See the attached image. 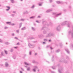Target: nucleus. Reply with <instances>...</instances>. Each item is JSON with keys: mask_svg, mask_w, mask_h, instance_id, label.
Wrapping results in <instances>:
<instances>
[{"mask_svg": "<svg viewBox=\"0 0 73 73\" xmlns=\"http://www.w3.org/2000/svg\"><path fill=\"white\" fill-rule=\"evenodd\" d=\"M52 36H53V34L52 33L50 32L48 33L46 37H49Z\"/></svg>", "mask_w": 73, "mask_h": 73, "instance_id": "nucleus-1", "label": "nucleus"}, {"mask_svg": "<svg viewBox=\"0 0 73 73\" xmlns=\"http://www.w3.org/2000/svg\"><path fill=\"white\" fill-rule=\"evenodd\" d=\"M53 15H55V16L56 17H58L59 16H60V15H61V13H59L58 14H56L54 13H52Z\"/></svg>", "mask_w": 73, "mask_h": 73, "instance_id": "nucleus-2", "label": "nucleus"}, {"mask_svg": "<svg viewBox=\"0 0 73 73\" xmlns=\"http://www.w3.org/2000/svg\"><path fill=\"white\" fill-rule=\"evenodd\" d=\"M69 23L67 21L64 22L63 23H62L61 24L62 25H65V24H67Z\"/></svg>", "mask_w": 73, "mask_h": 73, "instance_id": "nucleus-3", "label": "nucleus"}, {"mask_svg": "<svg viewBox=\"0 0 73 73\" xmlns=\"http://www.w3.org/2000/svg\"><path fill=\"white\" fill-rule=\"evenodd\" d=\"M56 30L58 31H60V30H61V27H60V26H58L56 28Z\"/></svg>", "mask_w": 73, "mask_h": 73, "instance_id": "nucleus-4", "label": "nucleus"}, {"mask_svg": "<svg viewBox=\"0 0 73 73\" xmlns=\"http://www.w3.org/2000/svg\"><path fill=\"white\" fill-rule=\"evenodd\" d=\"M62 70H63V68L62 67L60 68V69L58 70V72L60 73H62Z\"/></svg>", "mask_w": 73, "mask_h": 73, "instance_id": "nucleus-5", "label": "nucleus"}, {"mask_svg": "<svg viewBox=\"0 0 73 73\" xmlns=\"http://www.w3.org/2000/svg\"><path fill=\"white\" fill-rule=\"evenodd\" d=\"M29 46L30 48H33V45H32L30 43L29 44Z\"/></svg>", "mask_w": 73, "mask_h": 73, "instance_id": "nucleus-6", "label": "nucleus"}, {"mask_svg": "<svg viewBox=\"0 0 73 73\" xmlns=\"http://www.w3.org/2000/svg\"><path fill=\"white\" fill-rule=\"evenodd\" d=\"M25 64L26 65H29V66L31 65V64L30 63H28L26 62H25Z\"/></svg>", "mask_w": 73, "mask_h": 73, "instance_id": "nucleus-7", "label": "nucleus"}, {"mask_svg": "<svg viewBox=\"0 0 73 73\" xmlns=\"http://www.w3.org/2000/svg\"><path fill=\"white\" fill-rule=\"evenodd\" d=\"M65 50H66V52L67 53H68V54H69L70 53V52L69 51V50L68 49H65Z\"/></svg>", "mask_w": 73, "mask_h": 73, "instance_id": "nucleus-8", "label": "nucleus"}, {"mask_svg": "<svg viewBox=\"0 0 73 73\" xmlns=\"http://www.w3.org/2000/svg\"><path fill=\"white\" fill-rule=\"evenodd\" d=\"M51 11H52V9H49L47 10V11H46V12L47 13H48V12H51Z\"/></svg>", "mask_w": 73, "mask_h": 73, "instance_id": "nucleus-9", "label": "nucleus"}, {"mask_svg": "<svg viewBox=\"0 0 73 73\" xmlns=\"http://www.w3.org/2000/svg\"><path fill=\"white\" fill-rule=\"evenodd\" d=\"M56 3H57V4H62L63 3L62 2H60V1H56Z\"/></svg>", "mask_w": 73, "mask_h": 73, "instance_id": "nucleus-10", "label": "nucleus"}, {"mask_svg": "<svg viewBox=\"0 0 73 73\" xmlns=\"http://www.w3.org/2000/svg\"><path fill=\"white\" fill-rule=\"evenodd\" d=\"M6 8H8V9H6V10L7 11H9V9H10V7L8 6H7L6 7Z\"/></svg>", "mask_w": 73, "mask_h": 73, "instance_id": "nucleus-11", "label": "nucleus"}, {"mask_svg": "<svg viewBox=\"0 0 73 73\" xmlns=\"http://www.w3.org/2000/svg\"><path fill=\"white\" fill-rule=\"evenodd\" d=\"M5 44H6V45H8V44H10V43L6 42H5Z\"/></svg>", "mask_w": 73, "mask_h": 73, "instance_id": "nucleus-12", "label": "nucleus"}, {"mask_svg": "<svg viewBox=\"0 0 73 73\" xmlns=\"http://www.w3.org/2000/svg\"><path fill=\"white\" fill-rule=\"evenodd\" d=\"M6 23L7 24H9V25H11V23L10 22H6Z\"/></svg>", "mask_w": 73, "mask_h": 73, "instance_id": "nucleus-13", "label": "nucleus"}, {"mask_svg": "<svg viewBox=\"0 0 73 73\" xmlns=\"http://www.w3.org/2000/svg\"><path fill=\"white\" fill-rule=\"evenodd\" d=\"M47 32V31H46V30H44V31L43 32V34H46Z\"/></svg>", "mask_w": 73, "mask_h": 73, "instance_id": "nucleus-14", "label": "nucleus"}, {"mask_svg": "<svg viewBox=\"0 0 73 73\" xmlns=\"http://www.w3.org/2000/svg\"><path fill=\"white\" fill-rule=\"evenodd\" d=\"M31 70V68L30 67H29L27 68V70L29 71V70Z\"/></svg>", "mask_w": 73, "mask_h": 73, "instance_id": "nucleus-15", "label": "nucleus"}, {"mask_svg": "<svg viewBox=\"0 0 73 73\" xmlns=\"http://www.w3.org/2000/svg\"><path fill=\"white\" fill-rule=\"evenodd\" d=\"M21 29V30H22V31H23V30H25V29H26V28L24 27L23 28H22Z\"/></svg>", "mask_w": 73, "mask_h": 73, "instance_id": "nucleus-16", "label": "nucleus"}, {"mask_svg": "<svg viewBox=\"0 0 73 73\" xmlns=\"http://www.w3.org/2000/svg\"><path fill=\"white\" fill-rule=\"evenodd\" d=\"M5 65L6 67H7V66H8V63L7 62H6L5 64Z\"/></svg>", "mask_w": 73, "mask_h": 73, "instance_id": "nucleus-17", "label": "nucleus"}, {"mask_svg": "<svg viewBox=\"0 0 73 73\" xmlns=\"http://www.w3.org/2000/svg\"><path fill=\"white\" fill-rule=\"evenodd\" d=\"M10 1L11 3H15V1L14 0H11Z\"/></svg>", "mask_w": 73, "mask_h": 73, "instance_id": "nucleus-18", "label": "nucleus"}, {"mask_svg": "<svg viewBox=\"0 0 73 73\" xmlns=\"http://www.w3.org/2000/svg\"><path fill=\"white\" fill-rule=\"evenodd\" d=\"M33 31H35V29L34 28V27H31Z\"/></svg>", "mask_w": 73, "mask_h": 73, "instance_id": "nucleus-19", "label": "nucleus"}, {"mask_svg": "<svg viewBox=\"0 0 73 73\" xmlns=\"http://www.w3.org/2000/svg\"><path fill=\"white\" fill-rule=\"evenodd\" d=\"M29 55H30V56H31L32 55V51H30L29 52Z\"/></svg>", "mask_w": 73, "mask_h": 73, "instance_id": "nucleus-20", "label": "nucleus"}, {"mask_svg": "<svg viewBox=\"0 0 73 73\" xmlns=\"http://www.w3.org/2000/svg\"><path fill=\"white\" fill-rule=\"evenodd\" d=\"M34 69H36L38 68V67L36 66H34Z\"/></svg>", "mask_w": 73, "mask_h": 73, "instance_id": "nucleus-21", "label": "nucleus"}, {"mask_svg": "<svg viewBox=\"0 0 73 73\" xmlns=\"http://www.w3.org/2000/svg\"><path fill=\"white\" fill-rule=\"evenodd\" d=\"M22 24H23L22 23H21L20 25H19V28H20L21 27V26H22Z\"/></svg>", "mask_w": 73, "mask_h": 73, "instance_id": "nucleus-22", "label": "nucleus"}, {"mask_svg": "<svg viewBox=\"0 0 73 73\" xmlns=\"http://www.w3.org/2000/svg\"><path fill=\"white\" fill-rule=\"evenodd\" d=\"M35 38L34 37H31L29 38V39L31 40H32V39H35Z\"/></svg>", "mask_w": 73, "mask_h": 73, "instance_id": "nucleus-23", "label": "nucleus"}, {"mask_svg": "<svg viewBox=\"0 0 73 73\" xmlns=\"http://www.w3.org/2000/svg\"><path fill=\"white\" fill-rule=\"evenodd\" d=\"M13 48H11L10 50V52H13Z\"/></svg>", "mask_w": 73, "mask_h": 73, "instance_id": "nucleus-24", "label": "nucleus"}, {"mask_svg": "<svg viewBox=\"0 0 73 73\" xmlns=\"http://www.w3.org/2000/svg\"><path fill=\"white\" fill-rule=\"evenodd\" d=\"M44 41L46 42L47 41H48V40L46 39H44Z\"/></svg>", "mask_w": 73, "mask_h": 73, "instance_id": "nucleus-25", "label": "nucleus"}, {"mask_svg": "<svg viewBox=\"0 0 73 73\" xmlns=\"http://www.w3.org/2000/svg\"><path fill=\"white\" fill-rule=\"evenodd\" d=\"M33 71L34 72H36V69L35 68H34L33 69Z\"/></svg>", "mask_w": 73, "mask_h": 73, "instance_id": "nucleus-26", "label": "nucleus"}, {"mask_svg": "<svg viewBox=\"0 0 73 73\" xmlns=\"http://www.w3.org/2000/svg\"><path fill=\"white\" fill-rule=\"evenodd\" d=\"M5 52L6 54H8V52L6 50H5Z\"/></svg>", "mask_w": 73, "mask_h": 73, "instance_id": "nucleus-27", "label": "nucleus"}, {"mask_svg": "<svg viewBox=\"0 0 73 73\" xmlns=\"http://www.w3.org/2000/svg\"><path fill=\"white\" fill-rule=\"evenodd\" d=\"M35 16H33L30 18V19H33V18H35Z\"/></svg>", "mask_w": 73, "mask_h": 73, "instance_id": "nucleus-28", "label": "nucleus"}, {"mask_svg": "<svg viewBox=\"0 0 73 73\" xmlns=\"http://www.w3.org/2000/svg\"><path fill=\"white\" fill-rule=\"evenodd\" d=\"M52 68L53 69H56V67L54 66L52 67Z\"/></svg>", "mask_w": 73, "mask_h": 73, "instance_id": "nucleus-29", "label": "nucleus"}, {"mask_svg": "<svg viewBox=\"0 0 73 73\" xmlns=\"http://www.w3.org/2000/svg\"><path fill=\"white\" fill-rule=\"evenodd\" d=\"M60 50H56V52H57V53H58V52H60Z\"/></svg>", "mask_w": 73, "mask_h": 73, "instance_id": "nucleus-30", "label": "nucleus"}, {"mask_svg": "<svg viewBox=\"0 0 73 73\" xmlns=\"http://www.w3.org/2000/svg\"><path fill=\"white\" fill-rule=\"evenodd\" d=\"M42 3H39V6H41L42 5Z\"/></svg>", "mask_w": 73, "mask_h": 73, "instance_id": "nucleus-31", "label": "nucleus"}, {"mask_svg": "<svg viewBox=\"0 0 73 73\" xmlns=\"http://www.w3.org/2000/svg\"><path fill=\"white\" fill-rule=\"evenodd\" d=\"M32 62L33 63H35V62H35V60H33Z\"/></svg>", "mask_w": 73, "mask_h": 73, "instance_id": "nucleus-32", "label": "nucleus"}, {"mask_svg": "<svg viewBox=\"0 0 73 73\" xmlns=\"http://www.w3.org/2000/svg\"><path fill=\"white\" fill-rule=\"evenodd\" d=\"M35 8V5H33L32 7H31V8Z\"/></svg>", "mask_w": 73, "mask_h": 73, "instance_id": "nucleus-33", "label": "nucleus"}, {"mask_svg": "<svg viewBox=\"0 0 73 73\" xmlns=\"http://www.w3.org/2000/svg\"><path fill=\"white\" fill-rule=\"evenodd\" d=\"M13 59H15L16 58V56H13Z\"/></svg>", "mask_w": 73, "mask_h": 73, "instance_id": "nucleus-34", "label": "nucleus"}, {"mask_svg": "<svg viewBox=\"0 0 73 73\" xmlns=\"http://www.w3.org/2000/svg\"><path fill=\"white\" fill-rule=\"evenodd\" d=\"M0 42H3V40L1 39H0Z\"/></svg>", "mask_w": 73, "mask_h": 73, "instance_id": "nucleus-35", "label": "nucleus"}, {"mask_svg": "<svg viewBox=\"0 0 73 73\" xmlns=\"http://www.w3.org/2000/svg\"><path fill=\"white\" fill-rule=\"evenodd\" d=\"M70 27V25L68 23V27Z\"/></svg>", "mask_w": 73, "mask_h": 73, "instance_id": "nucleus-36", "label": "nucleus"}, {"mask_svg": "<svg viewBox=\"0 0 73 73\" xmlns=\"http://www.w3.org/2000/svg\"><path fill=\"white\" fill-rule=\"evenodd\" d=\"M14 38H15V39H16V40H19V39H18L17 37H15Z\"/></svg>", "mask_w": 73, "mask_h": 73, "instance_id": "nucleus-37", "label": "nucleus"}, {"mask_svg": "<svg viewBox=\"0 0 73 73\" xmlns=\"http://www.w3.org/2000/svg\"><path fill=\"white\" fill-rule=\"evenodd\" d=\"M45 27H43L42 28V29H45Z\"/></svg>", "mask_w": 73, "mask_h": 73, "instance_id": "nucleus-38", "label": "nucleus"}, {"mask_svg": "<svg viewBox=\"0 0 73 73\" xmlns=\"http://www.w3.org/2000/svg\"><path fill=\"white\" fill-rule=\"evenodd\" d=\"M11 35L13 36H15V34L14 33H13V34H12Z\"/></svg>", "mask_w": 73, "mask_h": 73, "instance_id": "nucleus-39", "label": "nucleus"}, {"mask_svg": "<svg viewBox=\"0 0 73 73\" xmlns=\"http://www.w3.org/2000/svg\"><path fill=\"white\" fill-rule=\"evenodd\" d=\"M1 53L2 56H3V52H1Z\"/></svg>", "mask_w": 73, "mask_h": 73, "instance_id": "nucleus-40", "label": "nucleus"}, {"mask_svg": "<svg viewBox=\"0 0 73 73\" xmlns=\"http://www.w3.org/2000/svg\"><path fill=\"white\" fill-rule=\"evenodd\" d=\"M66 58H67V59H69V57H68L67 56H66Z\"/></svg>", "mask_w": 73, "mask_h": 73, "instance_id": "nucleus-41", "label": "nucleus"}, {"mask_svg": "<svg viewBox=\"0 0 73 73\" xmlns=\"http://www.w3.org/2000/svg\"><path fill=\"white\" fill-rule=\"evenodd\" d=\"M7 28H8V27H5V29H7Z\"/></svg>", "mask_w": 73, "mask_h": 73, "instance_id": "nucleus-42", "label": "nucleus"}, {"mask_svg": "<svg viewBox=\"0 0 73 73\" xmlns=\"http://www.w3.org/2000/svg\"><path fill=\"white\" fill-rule=\"evenodd\" d=\"M50 46H47L46 47V48H48Z\"/></svg>", "mask_w": 73, "mask_h": 73, "instance_id": "nucleus-43", "label": "nucleus"}, {"mask_svg": "<svg viewBox=\"0 0 73 73\" xmlns=\"http://www.w3.org/2000/svg\"><path fill=\"white\" fill-rule=\"evenodd\" d=\"M21 70H23V71H24V69H23L22 68H21Z\"/></svg>", "mask_w": 73, "mask_h": 73, "instance_id": "nucleus-44", "label": "nucleus"}, {"mask_svg": "<svg viewBox=\"0 0 73 73\" xmlns=\"http://www.w3.org/2000/svg\"><path fill=\"white\" fill-rule=\"evenodd\" d=\"M21 21H24V19H21Z\"/></svg>", "mask_w": 73, "mask_h": 73, "instance_id": "nucleus-45", "label": "nucleus"}, {"mask_svg": "<svg viewBox=\"0 0 73 73\" xmlns=\"http://www.w3.org/2000/svg\"><path fill=\"white\" fill-rule=\"evenodd\" d=\"M13 13H16V11H14L13 12Z\"/></svg>", "mask_w": 73, "mask_h": 73, "instance_id": "nucleus-46", "label": "nucleus"}, {"mask_svg": "<svg viewBox=\"0 0 73 73\" xmlns=\"http://www.w3.org/2000/svg\"><path fill=\"white\" fill-rule=\"evenodd\" d=\"M16 32H17V33H19V30H17L16 31Z\"/></svg>", "mask_w": 73, "mask_h": 73, "instance_id": "nucleus-47", "label": "nucleus"}, {"mask_svg": "<svg viewBox=\"0 0 73 73\" xmlns=\"http://www.w3.org/2000/svg\"><path fill=\"white\" fill-rule=\"evenodd\" d=\"M11 16H13V17H14V16H15V14H12Z\"/></svg>", "mask_w": 73, "mask_h": 73, "instance_id": "nucleus-48", "label": "nucleus"}, {"mask_svg": "<svg viewBox=\"0 0 73 73\" xmlns=\"http://www.w3.org/2000/svg\"><path fill=\"white\" fill-rule=\"evenodd\" d=\"M42 43L43 44H46V43H45V42H43Z\"/></svg>", "mask_w": 73, "mask_h": 73, "instance_id": "nucleus-49", "label": "nucleus"}, {"mask_svg": "<svg viewBox=\"0 0 73 73\" xmlns=\"http://www.w3.org/2000/svg\"><path fill=\"white\" fill-rule=\"evenodd\" d=\"M53 0H50V3H52Z\"/></svg>", "mask_w": 73, "mask_h": 73, "instance_id": "nucleus-50", "label": "nucleus"}, {"mask_svg": "<svg viewBox=\"0 0 73 73\" xmlns=\"http://www.w3.org/2000/svg\"><path fill=\"white\" fill-rule=\"evenodd\" d=\"M51 41H52L50 40H48V42H51Z\"/></svg>", "mask_w": 73, "mask_h": 73, "instance_id": "nucleus-51", "label": "nucleus"}, {"mask_svg": "<svg viewBox=\"0 0 73 73\" xmlns=\"http://www.w3.org/2000/svg\"><path fill=\"white\" fill-rule=\"evenodd\" d=\"M50 49H51V50H52V49H53V48H52V47H50Z\"/></svg>", "mask_w": 73, "mask_h": 73, "instance_id": "nucleus-52", "label": "nucleus"}, {"mask_svg": "<svg viewBox=\"0 0 73 73\" xmlns=\"http://www.w3.org/2000/svg\"><path fill=\"white\" fill-rule=\"evenodd\" d=\"M14 48H15V49H17V48H18V47L17 46V47H15Z\"/></svg>", "mask_w": 73, "mask_h": 73, "instance_id": "nucleus-53", "label": "nucleus"}, {"mask_svg": "<svg viewBox=\"0 0 73 73\" xmlns=\"http://www.w3.org/2000/svg\"><path fill=\"white\" fill-rule=\"evenodd\" d=\"M51 73H56L54 71H51Z\"/></svg>", "mask_w": 73, "mask_h": 73, "instance_id": "nucleus-54", "label": "nucleus"}, {"mask_svg": "<svg viewBox=\"0 0 73 73\" xmlns=\"http://www.w3.org/2000/svg\"><path fill=\"white\" fill-rule=\"evenodd\" d=\"M37 53H35V56H36L37 55Z\"/></svg>", "mask_w": 73, "mask_h": 73, "instance_id": "nucleus-55", "label": "nucleus"}, {"mask_svg": "<svg viewBox=\"0 0 73 73\" xmlns=\"http://www.w3.org/2000/svg\"><path fill=\"white\" fill-rule=\"evenodd\" d=\"M17 45H20V44H19V42H18L17 43Z\"/></svg>", "mask_w": 73, "mask_h": 73, "instance_id": "nucleus-56", "label": "nucleus"}, {"mask_svg": "<svg viewBox=\"0 0 73 73\" xmlns=\"http://www.w3.org/2000/svg\"><path fill=\"white\" fill-rule=\"evenodd\" d=\"M38 49H41V48L39 47H38Z\"/></svg>", "mask_w": 73, "mask_h": 73, "instance_id": "nucleus-57", "label": "nucleus"}, {"mask_svg": "<svg viewBox=\"0 0 73 73\" xmlns=\"http://www.w3.org/2000/svg\"><path fill=\"white\" fill-rule=\"evenodd\" d=\"M15 24H11V25H15Z\"/></svg>", "mask_w": 73, "mask_h": 73, "instance_id": "nucleus-58", "label": "nucleus"}, {"mask_svg": "<svg viewBox=\"0 0 73 73\" xmlns=\"http://www.w3.org/2000/svg\"><path fill=\"white\" fill-rule=\"evenodd\" d=\"M38 37H40V35H38Z\"/></svg>", "mask_w": 73, "mask_h": 73, "instance_id": "nucleus-59", "label": "nucleus"}, {"mask_svg": "<svg viewBox=\"0 0 73 73\" xmlns=\"http://www.w3.org/2000/svg\"><path fill=\"white\" fill-rule=\"evenodd\" d=\"M36 23H38V21H36Z\"/></svg>", "mask_w": 73, "mask_h": 73, "instance_id": "nucleus-60", "label": "nucleus"}, {"mask_svg": "<svg viewBox=\"0 0 73 73\" xmlns=\"http://www.w3.org/2000/svg\"><path fill=\"white\" fill-rule=\"evenodd\" d=\"M52 23H50V25H51V26H52Z\"/></svg>", "mask_w": 73, "mask_h": 73, "instance_id": "nucleus-61", "label": "nucleus"}, {"mask_svg": "<svg viewBox=\"0 0 73 73\" xmlns=\"http://www.w3.org/2000/svg\"><path fill=\"white\" fill-rule=\"evenodd\" d=\"M20 73H23V72L21 71H20Z\"/></svg>", "mask_w": 73, "mask_h": 73, "instance_id": "nucleus-62", "label": "nucleus"}, {"mask_svg": "<svg viewBox=\"0 0 73 73\" xmlns=\"http://www.w3.org/2000/svg\"><path fill=\"white\" fill-rule=\"evenodd\" d=\"M63 62H65V63L66 62V61H65V60H64V61H63Z\"/></svg>", "mask_w": 73, "mask_h": 73, "instance_id": "nucleus-63", "label": "nucleus"}, {"mask_svg": "<svg viewBox=\"0 0 73 73\" xmlns=\"http://www.w3.org/2000/svg\"><path fill=\"white\" fill-rule=\"evenodd\" d=\"M72 47H73V44H72Z\"/></svg>", "mask_w": 73, "mask_h": 73, "instance_id": "nucleus-64", "label": "nucleus"}]
</instances>
